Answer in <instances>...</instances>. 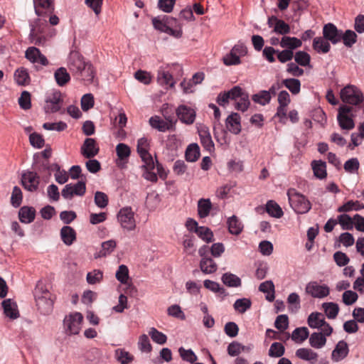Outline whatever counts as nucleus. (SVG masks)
I'll return each instance as SVG.
<instances>
[{
	"mask_svg": "<svg viewBox=\"0 0 364 364\" xmlns=\"http://www.w3.org/2000/svg\"><path fill=\"white\" fill-rule=\"evenodd\" d=\"M60 237L65 245L70 246L76 240V232L70 226H63L60 230Z\"/></svg>",
	"mask_w": 364,
	"mask_h": 364,
	"instance_id": "22",
	"label": "nucleus"
},
{
	"mask_svg": "<svg viewBox=\"0 0 364 364\" xmlns=\"http://www.w3.org/2000/svg\"><path fill=\"white\" fill-rule=\"evenodd\" d=\"M357 37L356 33L352 30H346L344 33L342 31L341 34V41H343V44L346 47L350 48L356 43Z\"/></svg>",
	"mask_w": 364,
	"mask_h": 364,
	"instance_id": "46",
	"label": "nucleus"
},
{
	"mask_svg": "<svg viewBox=\"0 0 364 364\" xmlns=\"http://www.w3.org/2000/svg\"><path fill=\"white\" fill-rule=\"evenodd\" d=\"M266 212L272 218H280L284 212L279 205L273 200H269L265 206Z\"/></svg>",
	"mask_w": 364,
	"mask_h": 364,
	"instance_id": "28",
	"label": "nucleus"
},
{
	"mask_svg": "<svg viewBox=\"0 0 364 364\" xmlns=\"http://www.w3.org/2000/svg\"><path fill=\"white\" fill-rule=\"evenodd\" d=\"M116 279L122 284H127L129 279V269L124 264L119 266L115 274Z\"/></svg>",
	"mask_w": 364,
	"mask_h": 364,
	"instance_id": "61",
	"label": "nucleus"
},
{
	"mask_svg": "<svg viewBox=\"0 0 364 364\" xmlns=\"http://www.w3.org/2000/svg\"><path fill=\"white\" fill-rule=\"evenodd\" d=\"M161 203V197L156 192L148 193L146 205L149 210H154Z\"/></svg>",
	"mask_w": 364,
	"mask_h": 364,
	"instance_id": "49",
	"label": "nucleus"
},
{
	"mask_svg": "<svg viewBox=\"0 0 364 364\" xmlns=\"http://www.w3.org/2000/svg\"><path fill=\"white\" fill-rule=\"evenodd\" d=\"M228 230L230 233L238 235L243 229L242 223L239 220L237 216L232 215L228 219L227 221Z\"/></svg>",
	"mask_w": 364,
	"mask_h": 364,
	"instance_id": "31",
	"label": "nucleus"
},
{
	"mask_svg": "<svg viewBox=\"0 0 364 364\" xmlns=\"http://www.w3.org/2000/svg\"><path fill=\"white\" fill-rule=\"evenodd\" d=\"M341 98L345 103L358 105L363 102V95L360 89L353 85H348L341 90Z\"/></svg>",
	"mask_w": 364,
	"mask_h": 364,
	"instance_id": "4",
	"label": "nucleus"
},
{
	"mask_svg": "<svg viewBox=\"0 0 364 364\" xmlns=\"http://www.w3.org/2000/svg\"><path fill=\"white\" fill-rule=\"evenodd\" d=\"M250 105L249 94L244 91L241 96L235 101V108L242 112L247 111Z\"/></svg>",
	"mask_w": 364,
	"mask_h": 364,
	"instance_id": "41",
	"label": "nucleus"
},
{
	"mask_svg": "<svg viewBox=\"0 0 364 364\" xmlns=\"http://www.w3.org/2000/svg\"><path fill=\"white\" fill-rule=\"evenodd\" d=\"M326 343V338L322 333L314 332L309 337V344L314 348H321Z\"/></svg>",
	"mask_w": 364,
	"mask_h": 364,
	"instance_id": "42",
	"label": "nucleus"
},
{
	"mask_svg": "<svg viewBox=\"0 0 364 364\" xmlns=\"http://www.w3.org/2000/svg\"><path fill=\"white\" fill-rule=\"evenodd\" d=\"M322 306L324 309L326 316L330 319L335 318L339 311L338 305L333 302L323 303Z\"/></svg>",
	"mask_w": 364,
	"mask_h": 364,
	"instance_id": "50",
	"label": "nucleus"
},
{
	"mask_svg": "<svg viewBox=\"0 0 364 364\" xmlns=\"http://www.w3.org/2000/svg\"><path fill=\"white\" fill-rule=\"evenodd\" d=\"M204 287L209 289L210 291L215 292V293H219L220 295H222L223 296H226L227 293L225 289L220 287L219 283L210 280V279H205L203 282Z\"/></svg>",
	"mask_w": 364,
	"mask_h": 364,
	"instance_id": "51",
	"label": "nucleus"
},
{
	"mask_svg": "<svg viewBox=\"0 0 364 364\" xmlns=\"http://www.w3.org/2000/svg\"><path fill=\"white\" fill-rule=\"evenodd\" d=\"M294 56L295 62L301 66H306L310 63V55L305 51H298Z\"/></svg>",
	"mask_w": 364,
	"mask_h": 364,
	"instance_id": "63",
	"label": "nucleus"
},
{
	"mask_svg": "<svg viewBox=\"0 0 364 364\" xmlns=\"http://www.w3.org/2000/svg\"><path fill=\"white\" fill-rule=\"evenodd\" d=\"M99 152V148L97 146L96 141L92 138H87L81 146L82 155L87 159L95 156Z\"/></svg>",
	"mask_w": 364,
	"mask_h": 364,
	"instance_id": "16",
	"label": "nucleus"
},
{
	"mask_svg": "<svg viewBox=\"0 0 364 364\" xmlns=\"http://www.w3.org/2000/svg\"><path fill=\"white\" fill-rule=\"evenodd\" d=\"M271 99L272 97L269 95V92H267V90H261L252 96V100L254 102L262 106L269 104Z\"/></svg>",
	"mask_w": 364,
	"mask_h": 364,
	"instance_id": "47",
	"label": "nucleus"
},
{
	"mask_svg": "<svg viewBox=\"0 0 364 364\" xmlns=\"http://www.w3.org/2000/svg\"><path fill=\"white\" fill-rule=\"evenodd\" d=\"M4 314L11 319H16L19 317V312L17 304L11 299H5L1 303Z\"/></svg>",
	"mask_w": 364,
	"mask_h": 364,
	"instance_id": "19",
	"label": "nucleus"
},
{
	"mask_svg": "<svg viewBox=\"0 0 364 364\" xmlns=\"http://www.w3.org/2000/svg\"><path fill=\"white\" fill-rule=\"evenodd\" d=\"M54 78L58 86L63 87L70 80V75L64 67L58 68L54 73Z\"/></svg>",
	"mask_w": 364,
	"mask_h": 364,
	"instance_id": "26",
	"label": "nucleus"
},
{
	"mask_svg": "<svg viewBox=\"0 0 364 364\" xmlns=\"http://www.w3.org/2000/svg\"><path fill=\"white\" fill-rule=\"evenodd\" d=\"M342 30H339L332 23L324 25L323 28V36L332 44H337L341 41Z\"/></svg>",
	"mask_w": 364,
	"mask_h": 364,
	"instance_id": "14",
	"label": "nucleus"
},
{
	"mask_svg": "<svg viewBox=\"0 0 364 364\" xmlns=\"http://www.w3.org/2000/svg\"><path fill=\"white\" fill-rule=\"evenodd\" d=\"M85 191V182L80 181L75 184L69 183L65 185L61 191V194L65 199L70 200L73 196H82Z\"/></svg>",
	"mask_w": 364,
	"mask_h": 364,
	"instance_id": "7",
	"label": "nucleus"
},
{
	"mask_svg": "<svg viewBox=\"0 0 364 364\" xmlns=\"http://www.w3.org/2000/svg\"><path fill=\"white\" fill-rule=\"evenodd\" d=\"M282 85H284L292 95H297L301 90V82L296 78H288L282 81Z\"/></svg>",
	"mask_w": 364,
	"mask_h": 364,
	"instance_id": "45",
	"label": "nucleus"
},
{
	"mask_svg": "<svg viewBox=\"0 0 364 364\" xmlns=\"http://www.w3.org/2000/svg\"><path fill=\"white\" fill-rule=\"evenodd\" d=\"M117 243L114 240H107L102 243V249L98 252L95 254V258H100L102 257H106L107 255L111 254L114 250L115 249Z\"/></svg>",
	"mask_w": 364,
	"mask_h": 364,
	"instance_id": "37",
	"label": "nucleus"
},
{
	"mask_svg": "<svg viewBox=\"0 0 364 364\" xmlns=\"http://www.w3.org/2000/svg\"><path fill=\"white\" fill-rule=\"evenodd\" d=\"M302 42L296 37L283 36L280 41V46L286 50H293L301 47Z\"/></svg>",
	"mask_w": 364,
	"mask_h": 364,
	"instance_id": "24",
	"label": "nucleus"
},
{
	"mask_svg": "<svg viewBox=\"0 0 364 364\" xmlns=\"http://www.w3.org/2000/svg\"><path fill=\"white\" fill-rule=\"evenodd\" d=\"M31 31L29 36L46 34L48 29V17H38L34 23H31Z\"/></svg>",
	"mask_w": 364,
	"mask_h": 364,
	"instance_id": "18",
	"label": "nucleus"
},
{
	"mask_svg": "<svg viewBox=\"0 0 364 364\" xmlns=\"http://www.w3.org/2000/svg\"><path fill=\"white\" fill-rule=\"evenodd\" d=\"M320 314L317 312L311 313L308 317V324L311 328H319L321 326L323 325L324 319L320 318Z\"/></svg>",
	"mask_w": 364,
	"mask_h": 364,
	"instance_id": "58",
	"label": "nucleus"
},
{
	"mask_svg": "<svg viewBox=\"0 0 364 364\" xmlns=\"http://www.w3.org/2000/svg\"><path fill=\"white\" fill-rule=\"evenodd\" d=\"M313 48L318 53H327L331 49V45L323 36L316 37L313 40Z\"/></svg>",
	"mask_w": 364,
	"mask_h": 364,
	"instance_id": "25",
	"label": "nucleus"
},
{
	"mask_svg": "<svg viewBox=\"0 0 364 364\" xmlns=\"http://www.w3.org/2000/svg\"><path fill=\"white\" fill-rule=\"evenodd\" d=\"M178 118L186 124H191L196 119V112L193 109L184 105H179L176 110Z\"/></svg>",
	"mask_w": 364,
	"mask_h": 364,
	"instance_id": "13",
	"label": "nucleus"
},
{
	"mask_svg": "<svg viewBox=\"0 0 364 364\" xmlns=\"http://www.w3.org/2000/svg\"><path fill=\"white\" fill-rule=\"evenodd\" d=\"M309 336V331L306 327L296 328L291 333V339L297 343H301Z\"/></svg>",
	"mask_w": 364,
	"mask_h": 364,
	"instance_id": "40",
	"label": "nucleus"
},
{
	"mask_svg": "<svg viewBox=\"0 0 364 364\" xmlns=\"http://www.w3.org/2000/svg\"><path fill=\"white\" fill-rule=\"evenodd\" d=\"M311 166L314 174L317 178L323 179L326 177L327 172L326 162L321 160L313 161Z\"/></svg>",
	"mask_w": 364,
	"mask_h": 364,
	"instance_id": "32",
	"label": "nucleus"
},
{
	"mask_svg": "<svg viewBox=\"0 0 364 364\" xmlns=\"http://www.w3.org/2000/svg\"><path fill=\"white\" fill-rule=\"evenodd\" d=\"M83 316L79 312L71 313L63 319V330L67 336H74L80 333Z\"/></svg>",
	"mask_w": 364,
	"mask_h": 364,
	"instance_id": "3",
	"label": "nucleus"
},
{
	"mask_svg": "<svg viewBox=\"0 0 364 364\" xmlns=\"http://www.w3.org/2000/svg\"><path fill=\"white\" fill-rule=\"evenodd\" d=\"M21 183L23 188L31 192L36 191L39 185V176L33 171H26L21 176Z\"/></svg>",
	"mask_w": 364,
	"mask_h": 364,
	"instance_id": "9",
	"label": "nucleus"
},
{
	"mask_svg": "<svg viewBox=\"0 0 364 364\" xmlns=\"http://www.w3.org/2000/svg\"><path fill=\"white\" fill-rule=\"evenodd\" d=\"M117 220L122 228L128 231L134 230L136 227L134 213L132 211L131 207L121 208L117 214Z\"/></svg>",
	"mask_w": 364,
	"mask_h": 364,
	"instance_id": "6",
	"label": "nucleus"
},
{
	"mask_svg": "<svg viewBox=\"0 0 364 364\" xmlns=\"http://www.w3.org/2000/svg\"><path fill=\"white\" fill-rule=\"evenodd\" d=\"M196 234L204 242L209 243L213 240V233L212 230L205 226H200Z\"/></svg>",
	"mask_w": 364,
	"mask_h": 364,
	"instance_id": "52",
	"label": "nucleus"
},
{
	"mask_svg": "<svg viewBox=\"0 0 364 364\" xmlns=\"http://www.w3.org/2000/svg\"><path fill=\"white\" fill-rule=\"evenodd\" d=\"M251 306L252 301L248 298L238 299L235 301L233 304L234 309L240 314L245 313L248 309L251 308Z\"/></svg>",
	"mask_w": 364,
	"mask_h": 364,
	"instance_id": "44",
	"label": "nucleus"
},
{
	"mask_svg": "<svg viewBox=\"0 0 364 364\" xmlns=\"http://www.w3.org/2000/svg\"><path fill=\"white\" fill-rule=\"evenodd\" d=\"M225 125L228 130L233 134H239L241 132V117L238 113L232 112L227 117Z\"/></svg>",
	"mask_w": 364,
	"mask_h": 364,
	"instance_id": "15",
	"label": "nucleus"
},
{
	"mask_svg": "<svg viewBox=\"0 0 364 364\" xmlns=\"http://www.w3.org/2000/svg\"><path fill=\"white\" fill-rule=\"evenodd\" d=\"M296 355L303 360L314 363L317 360L318 354L311 349L301 348L296 351Z\"/></svg>",
	"mask_w": 364,
	"mask_h": 364,
	"instance_id": "33",
	"label": "nucleus"
},
{
	"mask_svg": "<svg viewBox=\"0 0 364 364\" xmlns=\"http://www.w3.org/2000/svg\"><path fill=\"white\" fill-rule=\"evenodd\" d=\"M200 269L204 274H210L217 271L218 265L210 257L202 258L200 262Z\"/></svg>",
	"mask_w": 364,
	"mask_h": 364,
	"instance_id": "27",
	"label": "nucleus"
},
{
	"mask_svg": "<svg viewBox=\"0 0 364 364\" xmlns=\"http://www.w3.org/2000/svg\"><path fill=\"white\" fill-rule=\"evenodd\" d=\"M285 352L284 346L279 342L273 343L269 349V355L272 358H280Z\"/></svg>",
	"mask_w": 364,
	"mask_h": 364,
	"instance_id": "57",
	"label": "nucleus"
},
{
	"mask_svg": "<svg viewBox=\"0 0 364 364\" xmlns=\"http://www.w3.org/2000/svg\"><path fill=\"white\" fill-rule=\"evenodd\" d=\"M33 4L38 17H48L54 11L53 0H33Z\"/></svg>",
	"mask_w": 364,
	"mask_h": 364,
	"instance_id": "10",
	"label": "nucleus"
},
{
	"mask_svg": "<svg viewBox=\"0 0 364 364\" xmlns=\"http://www.w3.org/2000/svg\"><path fill=\"white\" fill-rule=\"evenodd\" d=\"M186 159L189 162L196 161L200 156L199 146L196 144L188 145L185 153Z\"/></svg>",
	"mask_w": 364,
	"mask_h": 364,
	"instance_id": "38",
	"label": "nucleus"
},
{
	"mask_svg": "<svg viewBox=\"0 0 364 364\" xmlns=\"http://www.w3.org/2000/svg\"><path fill=\"white\" fill-rule=\"evenodd\" d=\"M305 292L314 298L323 299L329 294L330 289L326 284L320 285L317 282L313 281L306 285Z\"/></svg>",
	"mask_w": 364,
	"mask_h": 364,
	"instance_id": "8",
	"label": "nucleus"
},
{
	"mask_svg": "<svg viewBox=\"0 0 364 364\" xmlns=\"http://www.w3.org/2000/svg\"><path fill=\"white\" fill-rule=\"evenodd\" d=\"M62 105L61 92L55 90L46 95L43 109L46 113H55L61 109Z\"/></svg>",
	"mask_w": 364,
	"mask_h": 364,
	"instance_id": "5",
	"label": "nucleus"
},
{
	"mask_svg": "<svg viewBox=\"0 0 364 364\" xmlns=\"http://www.w3.org/2000/svg\"><path fill=\"white\" fill-rule=\"evenodd\" d=\"M14 78L19 85L25 86L30 83L31 79L27 69L24 68H18L14 73Z\"/></svg>",
	"mask_w": 364,
	"mask_h": 364,
	"instance_id": "35",
	"label": "nucleus"
},
{
	"mask_svg": "<svg viewBox=\"0 0 364 364\" xmlns=\"http://www.w3.org/2000/svg\"><path fill=\"white\" fill-rule=\"evenodd\" d=\"M36 217V210L33 207L23 206L19 209L18 218L21 223L29 224Z\"/></svg>",
	"mask_w": 364,
	"mask_h": 364,
	"instance_id": "21",
	"label": "nucleus"
},
{
	"mask_svg": "<svg viewBox=\"0 0 364 364\" xmlns=\"http://www.w3.org/2000/svg\"><path fill=\"white\" fill-rule=\"evenodd\" d=\"M157 80L161 85H166L169 87H173L176 83L172 75L168 70L161 68L158 71Z\"/></svg>",
	"mask_w": 364,
	"mask_h": 364,
	"instance_id": "23",
	"label": "nucleus"
},
{
	"mask_svg": "<svg viewBox=\"0 0 364 364\" xmlns=\"http://www.w3.org/2000/svg\"><path fill=\"white\" fill-rule=\"evenodd\" d=\"M103 279V272L100 269H94L87 274L86 279L88 284L100 283Z\"/></svg>",
	"mask_w": 364,
	"mask_h": 364,
	"instance_id": "62",
	"label": "nucleus"
},
{
	"mask_svg": "<svg viewBox=\"0 0 364 364\" xmlns=\"http://www.w3.org/2000/svg\"><path fill=\"white\" fill-rule=\"evenodd\" d=\"M115 358L121 364H129L134 360L133 355L124 349H117Z\"/></svg>",
	"mask_w": 364,
	"mask_h": 364,
	"instance_id": "53",
	"label": "nucleus"
},
{
	"mask_svg": "<svg viewBox=\"0 0 364 364\" xmlns=\"http://www.w3.org/2000/svg\"><path fill=\"white\" fill-rule=\"evenodd\" d=\"M149 335L151 336L152 341L159 345H163L166 343L167 336L162 332L159 331L154 327L150 328Z\"/></svg>",
	"mask_w": 364,
	"mask_h": 364,
	"instance_id": "56",
	"label": "nucleus"
},
{
	"mask_svg": "<svg viewBox=\"0 0 364 364\" xmlns=\"http://www.w3.org/2000/svg\"><path fill=\"white\" fill-rule=\"evenodd\" d=\"M150 126L157 129L159 132H164L166 130L169 129V124L166 122L164 120L161 119L159 116H153L149 119Z\"/></svg>",
	"mask_w": 364,
	"mask_h": 364,
	"instance_id": "43",
	"label": "nucleus"
},
{
	"mask_svg": "<svg viewBox=\"0 0 364 364\" xmlns=\"http://www.w3.org/2000/svg\"><path fill=\"white\" fill-rule=\"evenodd\" d=\"M212 208V203L209 198H200L198 201V215L200 218L208 216Z\"/></svg>",
	"mask_w": 364,
	"mask_h": 364,
	"instance_id": "30",
	"label": "nucleus"
},
{
	"mask_svg": "<svg viewBox=\"0 0 364 364\" xmlns=\"http://www.w3.org/2000/svg\"><path fill=\"white\" fill-rule=\"evenodd\" d=\"M33 162L32 164V169L34 172L38 173H42L45 171H48V161L43 160L41 159L38 154H35L33 157Z\"/></svg>",
	"mask_w": 364,
	"mask_h": 364,
	"instance_id": "29",
	"label": "nucleus"
},
{
	"mask_svg": "<svg viewBox=\"0 0 364 364\" xmlns=\"http://www.w3.org/2000/svg\"><path fill=\"white\" fill-rule=\"evenodd\" d=\"M178 353L183 360L190 363H193L198 359L196 355L191 349L186 350L183 347H180Z\"/></svg>",
	"mask_w": 364,
	"mask_h": 364,
	"instance_id": "60",
	"label": "nucleus"
},
{
	"mask_svg": "<svg viewBox=\"0 0 364 364\" xmlns=\"http://www.w3.org/2000/svg\"><path fill=\"white\" fill-rule=\"evenodd\" d=\"M337 120L342 129L350 130L355 127L353 119L348 116H341V114H338Z\"/></svg>",
	"mask_w": 364,
	"mask_h": 364,
	"instance_id": "59",
	"label": "nucleus"
},
{
	"mask_svg": "<svg viewBox=\"0 0 364 364\" xmlns=\"http://www.w3.org/2000/svg\"><path fill=\"white\" fill-rule=\"evenodd\" d=\"M221 280L225 285L229 287H239L242 284L240 278L230 272L223 274Z\"/></svg>",
	"mask_w": 364,
	"mask_h": 364,
	"instance_id": "36",
	"label": "nucleus"
},
{
	"mask_svg": "<svg viewBox=\"0 0 364 364\" xmlns=\"http://www.w3.org/2000/svg\"><path fill=\"white\" fill-rule=\"evenodd\" d=\"M198 132L203 148L209 152L214 151L215 145L208 127L203 124L200 125L198 127Z\"/></svg>",
	"mask_w": 364,
	"mask_h": 364,
	"instance_id": "12",
	"label": "nucleus"
},
{
	"mask_svg": "<svg viewBox=\"0 0 364 364\" xmlns=\"http://www.w3.org/2000/svg\"><path fill=\"white\" fill-rule=\"evenodd\" d=\"M38 311L41 314L48 315L53 311V301L51 296H44L35 298Z\"/></svg>",
	"mask_w": 364,
	"mask_h": 364,
	"instance_id": "17",
	"label": "nucleus"
},
{
	"mask_svg": "<svg viewBox=\"0 0 364 364\" xmlns=\"http://www.w3.org/2000/svg\"><path fill=\"white\" fill-rule=\"evenodd\" d=\"M72 75L78 80L91 83L93 82L95 72L93 65L86 61L77 51H70L67 63Z\"/></svg>",
	"mask_w": 364,
	"mask_h": 364,
	"instance_id": "1",
	"label": "nucleus"
},
{
	"mask_svg": "<svg viewBox=\"0 0 364 364\" xmlns=\"http://www.w3.org/2000/svg\"><path fill=\"white\" fill-rule=\"evenodd\" d=\"M349 352L348 346L344 341H340L336 346L332 352V360L334 361H340L345 358Z\"/></svg>",
	"mask_w": 364,
	"mask_h": 364,
	"instance_id": "20",
	"label": "nucleus"
},
{
	"mask_svg": "<svg viewBox=\"0 0 364 364\" xmlns=\"http://www.w3.org/2000/svg\"><path fill=\"white\" fill-rule=\"evenodd\" d=\"M364 209V204L358 200H348L343 205L338 208L337 210L339 213L350 212L351 210L358 211Z\"/></svg>",
	"mask_w": 364,
	"mask_h": 364,
	"instance_id": "39",
	"label": "nucleus"
},
{
	"mask_svg": "<svg viewBox=\"0 0 364 364\" xmlns=\"http://www.w3.org/2000/svg\"><path fill=\"white\" fill-rule=\"evenodd\" d=\"M116 152L120 161H127L131 154V149L128 145L119 143L116 146Z\"/></svg>",
	"mask_w": 364,
	"mask_h": 364,
	"instance_id": "55",
	"label": "nucleus"
},
{
	"mask_svg": "<svg viewBox=\"0 0 364 364\" xmlns=\"http://www.w3.org/2000/svg\"><path fill=\"white\" fill-rule=\"evenodd\" d=\"M138 348L141 352L144 353H150L151 351L152 347L147 335L142 334L139 336Z\"/></svg>",
	"mask_w": 364,
	"mask_h": 364,
	"instance_id": "64",
	"label": "nucleus"
},
{
	"mask_svg": "<svg viewBox=\"0 0 364 364\" xmlns=\"http://www.w3.org/2000/svg\"><path fill=\"white\" fill-rule=\"evenodd\" d=\"M287 303L289 304V310L292 313L297 312L301 308L300 297L296 292H292L288 296Z\"/></svg>",
	"mask_w": 364,
	"mask_h": 364,
	"instance_id": "48",
	"label": "nucleus"
},
{
	"mask_svg": "<svg viewBox=\"0 0 364 364\" xmlns=\"http://www.w3.org/2000/svg\"><path fill=\"white\" fill-rule=\"evenodd\" d=\"M259 291L267 293L266 299L272 301L274 299V284L272 280H267L259 286Z\"/></svg>",
	"mask_w": 364,
	"mask_h": 364,
	"instance_id": "34",
	"label": "nucleus"
},
{
	"mask_svg": "<svg viewBox=\"0 0 364 364\" xmlns=\"http://www.w3.org/2000/svg\"><path fill=\"white\" fill-rule=\"evenodd\" d=\"M25 57L33 64L37 63L43 66H46L49 64L46 55L42 54L40 50L36 47H29L26 50Z\"/></svg>",
	"mask_w": 364,
	"mask_h": 364,
	"instance_id": "11",
	"label": "nucleus"
},
{
	"mask_svg": "<svg viewBox=\"0 0 364 364\" xmlns=\"http://www.w3.org/2000/svg\"><path fill=\"white\" fill-rule=\"evenodd\" d=\"M289 203L295 213L304 215L311 209L309 200L295 188H289L287 192Z\"/></svg>",
	"mask_w": 364,
	"mask_h": 364,
	"instance_id": "2",
	"label": "nucleus"
},
{
	"mask_svg": "<svg viewBox=\"0 0 364 364\" xmlns=\"http://www.w3.org/2000/svg\"><path fill=\"white\" fill-rule=\"evenodd\" d=\"M291 31L290 26L288 23H287L284 21L278 18L275 25H274L273 32L277 34L282 35L286 36L287 34H289Z\"/></svg>",
	"mask_w": 364,
	"mask_h": 364,
	"instance_id": "54",
	"label": "nucleus"
}]
</instances>
